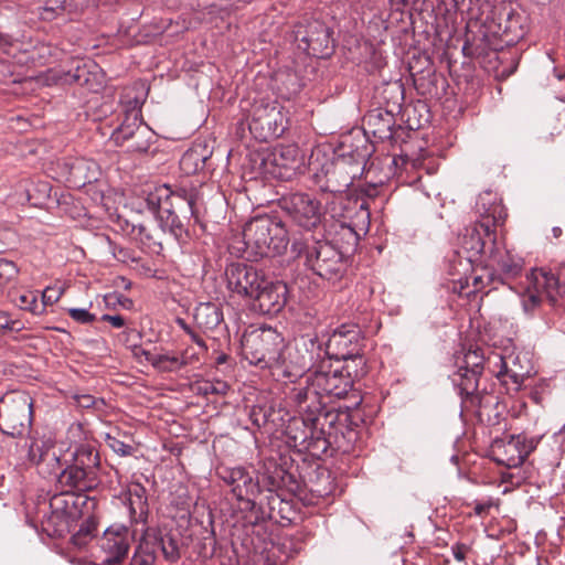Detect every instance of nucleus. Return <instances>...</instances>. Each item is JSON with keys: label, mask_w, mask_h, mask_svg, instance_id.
Returning <instances> with one entry per match:
<instances>
[{"label": "nucleus", "mask_w": 565, "mask_h": 565, "mask_svg": "<svg viewBox=\"0 0 565 565\" xmlns=\"http://www.w3.org/2000/svg\"><path fill=\"white\" fill-rule=\"evenodd\" d=\"M76 399L81 407L88 408L94 405V397L92 395H81Z\"/></svg>", "instance_id": "680f3d73"}, {"label": "nucleus", "mask_w": 565, "mask_h": 565, "mask_svg": "<svg viewBox=\"0 0 565 565\" xmlns=\"http://www.w3.org/2000/svg\"><path fill=\"white\" fill-rule=\"evenodd\" d=\"M291 249L303 258L305 266L332 284L339 282L347 274L348 259L333 244L327 241H296Z\"/></svg>", "instance_id": "7ed1b4c3"}, {"label": "nucleus", "mask_w": 565, "mask_h": 565, "mask_svg": "<svg viewBox=\"0 0 565 565\" xmlns=\"http://www.w3.org/2000/svg\"><path fill=\"white\" fill-rule=\"evenodd\" d=\"M130 533L127 527L107 529L100 537L98 545L103 563L107 565L119 564L127 555L129 550Z\"/></svg>", "instance_id": "6ab92c4d"}, {"label": "nucleus", "mask_w": 565, "mask_h": 565, "mask_svg": "<svg viewBox=\"0 0 565 565\" xmlns=\"http://www.w3.org/2000/svg\"><path fill=\"white\" fill-rule=\"evenodd\" d=\"M151 138L152 132L150 128L145 124H139L136 137L128 142L127 150L131 152H146L150 147Z\"/></svg>", "instance_id": "37998d69"}, {"label": "nucleus", "mask_w": 565, "mask_h": 565, "mask_svg": "<svg viewBox=\"0 0 565 565\" xmlns=\"http://www.w3.org/2000/svg\"><path fill=\"white\" fill-rule=\"evenodd\" d=\"M32 423V401L24 394L6 397L0 404V429L11 437L29 433Z\"/></svg>", "instance_id": "9d476101"}, {"label": "nucleus", "mask_w": 565, "mask_h": 565, "mask_svg": "<svg viewBox=\"0 0 565 565\" xmlns=\"http://www.w3.org/2000/svg\"><path fill=\"white\" fill-rule=\"evenodd\" d=\"M529 285L540 294L545 291L550 298H554L552 292L558 288V279L552 274L543 269H533L526 275Z\"/></svg>", "instance_id": "e433bc0d"}, {"label": "nucleus", "mask_w": 565, "mask_h": 565, "mask_svg": "<svg viewBox=\"0 0 565 565\" xmlns=\"http://www.w3.org/2000/svg\"><path fill=\"white\" fill-rule=\"evenodd\" d=\"M288 124L284 107L277 102L260 100L254 104L248 121V128L260 141L280 137Z\"/></svg>", "instance_id": "0eeeda50"}, {"label": "nucleus", "mask_w": 565, "mask_h": 565, "mask_svg": "<svg viewBox=\"0 0 565 565\" xmlns=\"http://www.w3.org/2000/svg\"><path fill=\"white\" fill-rule=\"evenodd\" d=\"M150 540L154 545L156 554L158 553V551H160L163 557L169 562H175L177 559H179V545L178 542L172 536L164 535L161 537H152Z\"/></svg>", "instance_id": "ea45409f"}, {"label": "nucleus", "mask_w": 565, "mask_h": 565, "mask_svg": "<svg viewBox=\"0 0 565 565\" xmlns=\"http://www.w3.org/2000/svg\"><path fill=\"white\" fill-rule=\"evenodd\" d=\"M213 154V149L206 142H195L180 159V169L185 174L203 171Z\"/></svg>", "instance_id": "bb28decb"}, {"label": "nucleus", "mask_w": 565, "mask_h": 565, "mask_svg": "<svg viewBox=\"0 0 565 565\" xmlns=\"http://www.w3.org/2000/svg\"><path fill=\"white\" fill-rule=\"evenodd\" d=\"M303 383L305 385L299 383L298 386L291 390L290 398L300 412L309 416L322 408V401L320 399L319 394H316L312 391L313 386L308 384V374L305 376Z\"/></svg>", "instance_id": "c85d7f7f"}, {"label": "nucleus", "mask_w": 565, "mask_h": 565, "mask_svg": "<svg viewBox=\"0 0 565 565\" xmlns=\"http://www.w3.org/2000/svg\"><path fill=\"white\" fill-rule=\"evenodd\" d=\"M492 359L494 366H499V370L495 372L497 377L505 385L508 380H510L513 384V390L519 391L524 380L530 375V370L521 364L520 356L513 354L503 356L499 353H493L492 358L488 359L489 364Z\"/></svg>", "instance_id": "a878e982"}, {"label": "nucleus", "mask_w": 565, "mask_h": 565, "mask_svg": "<svg viewBox=\"0 0 565 565\" xmlns=\"http://www.w3.org/2000/svg\"><path fill=\"white\" fill-rule=\"evenodd\" d=\"M180 214L183 216L177 207H172L157 220L160 226L169 232L168 237L172 236L175 241H182L188 234Z\"/></svg>", "instance_id": "c9c22d12"}, {"label": "nucleus", "mask_w": 565, "mask_h": 565, "mask_svg": "<svg viewBox=\"0 0 565 565\" xmlns=\"http://www.w3.org/2000/svg\"><path fill=\"white\" fill-rule=\"evenodd\" d=\"M284 338L271 327H259L245 333L242 352L250 364L259 367H274L285 362Z\"/></svg>", "instance_id": "20e7f679"}, {"label": "nucleus", "mask_w": 565, "mask_h": 565, "mask_svg": "<svg viewBox=\"0 0 565 565\" xmlns=\"http://www.w3.org/2000/svg\"><path fill=\"white\" fill-rule=\"evenodd\" d=\"M146 492V488L138 482L131 483L127 489V503L130 516L136 521L143 520L147 514L148 503Z\"/></svg>", "instance_id": "72a5a7b5"}, {"label": "nucleus", "mask_w": 565, "mask_h": 565, "mask_svg": "<svg viewBox=\"0 0 565 565\" xmlns=\"http://www.w3.org/2000/svg\"><path fill=\"white\" fill-rule=\"evenodd\" d=\"M542 296L539 291L533 289L531 285L527 286L526 291L522 296V307L525 313H532L540 306Z\"/></svg>", "instance_id": "49530a36"}, {"label": "nucleus", "mask_w": 565, "mask_h": 565, "mask_svg": "<svg viewBox=\"0 0 565 565\" xmlns=\"http://www.w3.org/2000/svg\"><path fill=\"white\" fill-rule=\"evenodd\" d=\"M127 234L140 244V246L152 254H161L163 246L168 243V233L158 224L150 223H138L131 224V228H127Z\"/></svg>", "instance_id": "412c9836"}, {"label": "nucleus", "mask_w": 565, "mask_h": 565, "mask_svg": "<svg viewBox=\"0 0 565 565\" xmlns=\"http://www.w3.org/2000/svg\"><path fill=\"white\" fill-rule=\"evenodd\" d=\"M183 329L191 335V339L202 349L206 350L205 342L199 337L193 330H191L185 323L182 322Z\"/></svg>", "instance_id": "bf43d9fd"}, {"label": "nucleus", "mask_w": 565, "mask_h": 565, "mask_svg": "<svg viewBox=\"0 0 565 565\" xmlns=\"http://www.w3.org/2000/svg\"><path fill=\"white\" fill-rule=\"evenodd\" d=\"M102 320L109 322L115 328H121L125 326V319H124V317H121L119 315H116V316L104 315L102 317Z\"/></svg>", "instance_id": "4d7b16f0"}, {"label": "nucleus", "mask_w": 565, "mask_h": 565, "mask_svg": "<svg viewBox=\"0 0 565 565\" xmlns=\"http://www.w3.org/2000/svg\"><path fill=\"white\" fill-rule=\"evenodd\" d=\"M269 413L260 405H255L249 411V418L257 428L263 427L268 422Z\"/></svg>", "instance_id": "8fccbe9b"}, {"label": "nucleus", "mask_w": 565, "mask_h": 565, "mask_svg": "<svg viewBox=\"0 0 565 565\" xmlns=\"http://www.w3.org/2000/svg\"><path fill=\"white\" fill-rule=\"evenodd\" d=\"M10 45H11V42H10L9 38L0 34V49L2 51H7V47H9Z\"/></svg>", "instance_id": "0e129e2a"}, {"label": "nucleus", "mask_w": 565, "mask_h": 565, "mask_svg": "<svg viewBox=\"0 0 565 565\" xmlns=\"http://www.w3.org/2000/svg\"><path fill=\"white\" fill-rule=\"evenodd\" d=\"M96 534L97 522L94 518H88L81 524L78 531L72 535L71 543L78 548H83Z\"/></svg>", "instance_id": "a19ab883"}, {"label": "nucleus", "mask_w": 565, "mask_h": 565, "mask_svg": "<svg viewBox=\"0 0 565 565\" xmlns=\"http://www.w3.org/2000/svg\"><path fill=\"white\" fill-rule=\"evenodd\" d=\"M227 388V384L221 381L216 383L205 382L201 387L204 394H225Z\"/></svg>", "instance_id": "5fc2aeb1"}, {"label": "nucleus", "mask_w": 565, "mask_h": 565, "mask_svg": "<svg viewBox=\"0 0 565 565\" xmlns=\"http://www.w3.org/2000/svg\"><path fill=\"white\" fill-rule=\"evenodd\" d=\"M489 266L497 271L498 279L502 284L516 278L523 269V259L511 250L499 245L490 247Z\"/></svg>", "instance_id": "5701e85b"}, {"label": "nucleus", "mask_w": 565, "mask_h": 565, "mask_svg": "<svg viewBox=\"0 0 565 565\" xmlns=\"http://www.w3.org/2000/svg\"><path fill=\"white\" fill-rule=\"evenodd\" d=\"M96 479L94 476L87 473V471L81 469L74 463L67 465L58 473L57 483L62 490H67L74 493L75 490L84 491L90 489Z\"/></svg>", "instance_id": "cd10ccee"}, {"label": "nucleus", "mask_w": 565, "mask_h": 565, "mask_svg": "<svg viewBox=\"0 0 565 565\" xmlns=\"http://www.w3.org/2000/svg\"><path fill=\"white\" fill-rule=\"evenodd\" d=\"M254 297V306L264 315H276L282 310L287 302L288 287L279 280L264 279Z\"/></svg>", "instance_id": "a211bd4d"}, {"label": "nucleus", "mask_w": 565, "mask_h": 565, "mask_svg": "<svg viewBox=\"0 0 565 565\" xmlns=\"http://www.w3.org/2000/svg\"><path fill=\"white\" fill-rule=\"evenodd\" d=\"M278 204L294 224L307 231L317 228L324 215L321 202L306 192L287 193Z\"/></svg>", "instance_id": "6e6552de"}, {"label": "nucleus", "mask_w": 565, "mask_h": 565, "mask_svg": "<svg viewBox=\"0 0 565 565\" xmlns=\"http://www.w3.org/2000/svg\"><path fill=\"white\" fill-rule=\"evenodd\" d=\"M484 365V358L480 349L469 350L465 353L462 364L459 365L460 370H467L473 374H482Z\"/></svg>", "instance_id": "c03bdc74"}, {"label": "nucleus", "mask_w": 565, "mask_h": 565, "mask_svg": "<svg viewBox=\"0 0 565 565\" xmlns=\"http://www.w3.org/2000/svg\"><path fill=\"white\" fill-rule=\"evenodd\" d=\"M65 84H76L90 92H98L104 87V74L93 61H78L74 68L68 70L61 77Z\"/></svg>", "instance_id": "4be33fe9"}, {"label": "nucleus", "mask_w": 565, "mask_h": 565, "mask_svg": "<svg viewBox=\"0 0 565 565\" xmlns=\"http://www.w3.org/2000/svg\"><path fill=\"white\" fill-rule=\"evenodd\" d=\"M479 220L465 228L459 238V254H465L466 259L472 264L481 259L488 243L490 247L497 244L494 228L504 223L507 212L495 194L486 191L478 196L476 203Z\"/></svg>", "instance_id": "f257e3e1"}, {"label": "nucleus", "mask_w": 565, "mask_h": 565, "mask_svg": "<svg viewBox=\"0 0 565 565\" xmlns=\"http://www.w3.org/2000/svg\"><path fill=\"white\" fill-rule=\"evenodd\" d=\"M24 323L18 318H13L7 311H0V330L19 332L24 329Z\"/></svg>", "instance_id": "09e8293b"}, {"label": "nucleus", "mask_w": 565, "mask_h": 565, "mask_svg": "<svg viewBox=\"0 0 565 565\" xmlns=\"http://www.w3.org/2000/svg\"><path fill=\"white\" fill-rule=\"evenodd\" d=\"M113 255L115 258H117L120 262H127L128 259V250L122 247H114L113 248Z\"/></svg>", "instance_id": "e2e57ef3"}, {"label": "nucleus", "mask_w": 565, "mask_h": 565, "mask_svg": "<svg viewBox=\"0 0 565 565\" xmlns=\"http://www.w3.org/2000/svg\"><path fill=\"white\" fill-rule=\"evenodd\" d=\"M17 305L22 310H28L35 315H41L42 309L38 303V297L34 292L28 291L19 296L18 300H15Z\"/></svg>", "instance_id": "de8ad7c7"}, {"label": "nucleus", "mask_w": 565, "mask_h": 565, "mask_svg": "<svg viewBox=\"0 0 565 565\" xmlns=\"http://www.w3.org/2000/svg\"><path fill=\"white\" fill-rule=\"evenodd\" d=\"M367 319L363 318L359 324H342L330 335L326 353L335 360L359 359L362 361L364 337L362 327Z\"/></svg>", "instance_id": "f8f14e48"}, {"label": "nucleus", "mask_w": 565, "mask_h": 565, "mask_svg": "<svg viewBox=\"0 0 565 565\" xmlns=\"http://www.w3.org/2000/svg\"><path fill=\"white\" fill-rule=\"evenodd\" d=\"M479 374L470 373L467 370H460L452 375L454 384L459 388L460 395L470 402L472 408L476 409L478 416H482L486 408L492 407L497 398L489 394H480L478 392Z\"/></svg>", "instance_id": "f3484780"}, {"label": "nucleus", "mask_w": 565, "mask_h": 565, "mask_svg": "<svg viewBox=\"0 0 565 565\" xmlns=\"http://www.w3.org/2000/svg\"><path fill=\"white\" fill-rule=\"evenodd\" d=\"M74 507L75 495L67 490H62L61 493L54 494L50 500V508L56 516L71 515Z\"/></svg>", "instance_id": "58836bf2"}, {"label": "nucleus", "mask_w": 565, "mask_h": 565, "mask_svg": "<svg viewBox=\"0 0 565 565\" xmlns=\"http://www.w3.org/2000/svg\"><path fill=\"white\" fill-rule=\"evenodd\" d=\"M303 156L296 145L277 146L262 159L265 173L280 180H290L302 172Z\"/></svg>", "instance_id": "4468645a"}, {"label": "nucleus", "mask_w": 565, "mask_h": 565, "mask_svg": "<svg viewBox=\"0 0 565 565\" xmlns=\"http://www.w3.org/2000/svg\"><path fill=\"white\" fill-rule=\"evenodd\" d=\"M157 558L154 545L150 539H143L135 551L130 565H153Z\"/></svg>", "instance_id": "79ce46f5"}, {"label": "nucleus", "mask_w": 565, "mask_h": 565, "mask_svg": "<svg viewBox=\"0 0 565 565\" xmlns=\"http://www.w3.org/2000/svg\"><path fill=\"white\" fill-rule=\"evenodd\" d=\"M415 0H390L392 6H395L396 8L405 7L409 2H414Z\"/></svg>", "instance_id": "69168bd1"}, {"label": "nucleus", "mask_w": 565, "mask_h": 565, "mask_svg": "<svg viewBox=\"0 0 565 565\" xmlns=\"http://www.w3.org/2000/svg\"><path fill=\"white\" fill-rule=\"evenodd\" d=\"M342 231H343V235L347 236L349 238V241H351L352 245H356L358 244L359 236H358V234H356V232L354 231L353 227H351V226H343Z\"/></svg>", "instance_id": "052dcab7"}, {"label": "nucleus", "mask_w": 565, "mask_h": 565, "mask_svg": "<svg viewBox=\"0 0 565 565\" xmlns=\"http://www.w3.org/2000/svg\"><path fill=\"white\" fill-rule=\"evenodd\" d=\"M308 384L313 386L312 391L321 401L323 397L343 398L353 386L350 373L334 367L330 361H322L308 374Z\"/></svg>", "instance_id": "1a4fd4ad"}, {"label": "nucleus", "mask_w": 565, "mask_h": 565, "mask_svg": "<svg viewBox=\"0 0 565 565\" xmlns=\"http://www.w3.org/2000/svg\"><path fill=\"white\" fill-rule=\"evenodd\" d=\"M143 202L146 209L157 220L172 207H177L183 214V217L190 215L195 221L199 218V195L194 190L181 189L172 192L168 185L163 184L148 192Z\"/></svg>", "instance_id": "39448f33"}, {"label": "nucleus", "mask_w": 565, "mask_h": 565, "mask_svg": "<svg viewBox=\"0 0 565 565\" xmlns=\"http://www.w3.org/2000/svg\"><path fill=\"white\" fill-rule=\"evenodd\" d=\"M19 269L17 265L8 259L0 258V295L18 277Z\"/></svg>", "instance_id": "a18cd8bd"}, {"label": "nucleus", "mask_w": 565, "mask_h": 565, "mask_svg": "<svg viewBox=\"0 0 565 565\" xmlns=\"http://www.w3.org/2000/svg\"><path fill=\"white\" fill-rule=\"evenodd\" d=\"M73 463L97 479L100 458L94 446L89 444L79 445L73 454Z\"/></svg>", "instance_id": "2f4dec72"}, {"label": "nucleus", "mask_w": 565, "mask_h": 565, "mask_svg": "<svg viewBox=\"0 0 565 565\" xmlns=\"http://www.w3.org/2000/svg\"><path fill=\"white\" fill-rule=\"evenodd\" d=\"M223 480L232 487V492L238 501H245L250 509L254 505V498L259 493L258 481L243 467L225 469Z\"/></svg>", "instance_id": "aec40b11"}, {"label": "nucleus", "mask_w": 565, "mask_h": 565, "mask_svg": "<svg viewBox=\"0 0 565 565\" xmlns=\"http://www.w3.org/2000/svg\"><path fill=\"white\" fill-rule=\"evenodd\" d=\"M70 317L79 323H90L95 320V316L86 309L71 308L68 310Z\"/></svg>", "instance_id": "603ef678"}, {"label": "nucleus", "mask_w": 565, "mask_h": 565, "mask_svg": "<svg viewBox=\"0 0 565 565\" xmlns=\"http://www.w3.org/2000/svg\"><path fill=\"white\" fill-rule=\"evenodd\" d=\"M286 435L295 447H300L312 454H323L329 448L328 439L317 435V430L307 419V415L301 418H292L286 427Z\"/></svg>", "instance_id": "dca6fc26"}, {"label": "nucleus", "mask_w": 565, "mask_h": 565, "mask_svg": "<svg viewBox=\"0 0 565 565\" xmlns=\"http://www.w3.org/2000/svg\"><path fill=\"white\" fill-rule=\"evenodd\" d=\"M225 274L228 289L249 299H254L266 277L263 270L243 263L228 265Z\"/></svg>", "instance_id": "2eb2a0df"}, {"label": "nucleus", "mask_w": 565, "mask_h": 565, "mask_svg": "<svg viewBox=\"0 0 565 565\" xmlns=\"http://www.w3.org/2000/svg\"><path fill=\"white\" fill-rule=\"evenodd\" d=\"M142 121L136 111L128 115L124 122L113 132V139L118 146H124L136 137V130L139 129Z\"/></svg>", "instance_id": "4c0bfd02"}, {"label": "nucleus", "mask_w": 565, "mask_h": 565, "mask_svg": "<svg viewBox=\"0 0 565 565\" xmlns=\"http://www.w3.org/2000/svg\"><path fill=\"white\" fill-rule=\"evenodd\" d=\"M469 547L465 544H455L452 547H451V551H452V555L455 557L456 561L458 562H462L466 559V555H467V552H468Z\"/></svg>", "instance_id": "6e6d98bb"}, {"label": "nucleus", "mask_w": 565, "mask_h": 565, "mask_svg": "<svg viewBox=\"0 0 565 565\" xmlns=\"http://www.w3.org/2000/svg\"><path fill=\"white\" fill-rule=\"evenodd\" d=\"M243 243L250 256L263 258L282 254L287 249L289 237L281 220L259 215L245 224Z\"/></svg>", "instance_id": "f03ea898"}, {"label": "nucleus", "mask_w": 565, "mask_h": 565, "mask_svg": "<svg viewBox=\"0 0 565 565\" xmlns=\"http://www.w3.org/2000/svg\"><path fill=\"white\" fill-rule=\"evenodd\" d=\"M228 360V355L226 353H221L216 356L215 359V363L217 365H221V364H224L226 363V361Z\"/></svg>", "instance_id": "338daca9"}, {"label": "nucleus", "mask_w": 565, "mask_h": 565, "mask_svg": "<svg viewBox=\"0 0 565 565\" xmlns=\"http://www.w3.org/2000/svg\"><path fill=\"white\" fill-rule=\"evenodd\" d=\"M307 419L310 420L312 427L317 430V435L320 437H326L331 444L332 430L334 429V425L339 419V414L333 409H327L324 403L322 402V408L307 416Z\"/></svg>", "instance_id": "7c9ffc66"}, {"label": "nucleus", "mask_w": 565, "mask_h": 565, "mask_svg": "<svg viewBox=\"0 0 565 565\" xmlns=\"http://www.w3.org/2000/svg\"><path fill=\"white\" fill-rule=\"evenodd\" d=\"M525 15L518 6L501 1L493 6L486 20L488 31L507 44H514L525 34Z\"/></svg>", "instance_id": "423d86ee"}, {"label": "nucleus", "mask_w": 565, "mask_h": 565, "mask_svg": "<svg viewBox=\"0 0 565 565\" xmlns=\"http://www.w3.org/2000/svg\"><path fill=\"white\" fill-rule=\"evenodd\" d=\"M61 296H62L61 289L47 287L42 292V306H40V308L43 310L45 306H47V305L51 306V305L55 303L60 299Z\"/></svg>", "instance_id": "864d4df0"}, {"label": "nucleus", "mask_w": 565, "mask_h": 565, "mask_svg": "<svg viewBox=\"0 0 565 565\" xmlns=\"http://www.w3.org/2000/svg\"><path fill=\"white\" fill-rule=\"evenodd\" d=\"M29 458L39 467L42 473L55 476L58 479V473L63 468L60 452L52 441H32L29 446Z\"/></svg>", "instance_id": "393cba45"}, {"label": "nucleus", "mask_w": 565, "mask_h": 565, "mask_svg": "<svg viewBox=\"0 0 565 565\" xmlns=\"http://www.w3.org/2000/svg\"><path fill=\"white\" fill-rule=\"evenodd\" d=\"M140 352L146 356V360L150 362L154 367L163 372H174L183 367L189 363L186 352L178 354H156L142 349Z\"/></svg>", "instance_id": "473e14b6"}, {"label": "nucleus", "mask_w": 565, "mask_h": 565, "mask_svg": "<svg viewBox=\"0 0 565 565\" xmlns=\"http://www.w3.org/2000/svg\"><path fill=\"white\" fill-rule=\"evenodd\" d=\"M107 444L114 452H116L120 456H130L134 450L131 445H128L115 437L108 436Z\"/></svg>", "instance_id": "3c124183"}, {"label": "nucleus", "mask_w": 565, "mask_h": 565, "mask_svg": "<svg viewBox=\"0 0 565 565\" xmlns=\"http://www.w3.org/2000/svg\"><path fill=\"white\" fill-rule=\"evenodd\" d=\"M540 438L525 435H510L495 438L490 446V457L507 468L520 467L525 458L537 447Z\"/></svg>", "instance_id": "9b49d317"}, {"label": "nucleus", "mask_w": 565, "mask_h": 565, "mask_svg": "<svg viewBox=\"0 0 565 565\" xmlns=\"http://www.w3.org/2000/svg\"><path fill=\"white\" fill-rule=\"evenodd\" d=\"M294 39L298 49L317 57H329L333 52L331 30L319 20L298 23L294 30Z\"/></svg>", "instance_id": "ddd939ff"}, {"label": "nucleus", "mask_w": 565, "mask_h": 565, "mask_svg": "<svg viewBox=\"0 0 565 565\" xmlns=\"http://www.w3.org/2000/svg\"><path fill=\"white\" fill-rule=\"evenodd\" d=\"M366 124L372 128L374 136L379 138H387L392 135L394 126V116L390 111L374 110L366 115Z\"/></svg>", "instance_id": "f704fd0d"}, {"label": "nucleus", "mask_w": 565, "mask_h": 565, "mask_svg": "<svg viewBox=\"0 0 565 565\" xmlns=\"http://www.w3.org/2000/svg\"><path fill=\"white\" fill-rule=\"evenodd\" d=\"M301 360H302V361H301V364H302V366L305 367V366H307L308 364H311V363L313 362V355H312V354H310V355L308 356V359L303 355V356L301 358Z\"/></svg>", "instance_id": "774afa93"}, {"label": "nucleus", "mask_w": 565, "mask_h": 565, "mask_svg": "<svg viewBox=\"0 0 565 565\" xmlns=\"http://www.w3.org/2000/svg\"><path fill=\"white\" fill-rule=\"evenodd\" d=\"M221 307L213 302H202L194 311V321L203 332L215 331L223 322Z\"/></svg>", "instance_id": "c756f323"}, {"label": "nucleus", "mask_w": 565, "mask_h": 565, "mask_svg": "<svg viewBox=\"0 0 565 565\" xmlns=\"http://www.w3.org/2000/svg\"><path fill=\"white\" fill-rule=\"evenodd\" d=\"M491 508V502H478L476 503L473 511L475 514L478 516H482L488 513L489 509Z\"/></svg>", "instance_id": "13d9d810"}, {"label": "nucleus", "mask_w": 565, "mask_h": 565, "mask_svg": "<svg viewBox=\"0 0 565 565\" xmlns=\"http://www.w3.org/2000/svg\"><path fill=\"white\" fill-rule=\"evenodd\" d=\"M66 182L72 188H83L98 180L100 174L96 161L86 158L66 159L62 163Z\"/></svg>", "instance_id": "b1692460"}]
</instances>
